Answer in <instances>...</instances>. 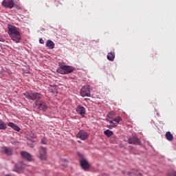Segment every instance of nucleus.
I'll list each match as a JSON object with an SVG mask.
<instances>
[{"label":"nucleus","instance_id":"obj_1","mask_svg":"<svg viewBox=\"0 0 176 176\" xmlns=\"http://www.w3.org/2000/svg\"><path fill=\"white\" fill-rule=\"evenodd\" d=\"M24 96L25 98H27V99L28 100H36V102H35V106L36 107H38V109L40 111H46L48 109V106L46 102H45V101H43V100H41L42 98V95L41 94V93H38V92H25L24 93ZM41 100L40 101L38 100Z\"/></svg>","mask_w":176,"mask_h":176},{"label":"nucleus","instance_id":"obj_2","mask_svg":"<svg viewBox=\"0 0 176 176\" xmlns=\"http://www.w3.org/2000/svg\"><path fill=\"white\" fill-rule=\"evenodd\" d=\"M8 34L10 35V38L15 43H20V40H21V35L18 28L16 26H13V25H8Z\"/></svg>","mask_w":176,"mask_h":176},{"label":"nucleus","instance_id":"obj_3","mask_svg":"<svg viewBox=\"0 0 176 176\" xmlns=\"http://www.w3.org/2000/svg\"><path fill=\"white\" fill-rule=\"evenodd\" d=\"M80 96L82 97H91L90 86H83L80 89Z\"/></svg>","mask_w":176,"mask_h":176},{"label":"nucleus","instance_id":"obj_4","mask_svg":"<svg viewBox=\"0 0 176 176\" xmlns=\"http://www.w3.org/2000/svg\"><path fill=\"white\" fill-rule=\"evenodd\" d=\"M1 6L8 9H13L15 7V3L14 0H3L1 2Z\"/></svg>","mask_w":176,"mask_h":176},{"label":"nucleus","instance_id":"obj_5","mask_svg":"<svg viewBox=\"0 0 176 176\" xmlns=\"http://www.w3.org/2000/svg\"><path fill=\"white\" fill-rule=\"evenodd\" d=\"M76 137L78 138H80V140H87L88 137H89V133H88V132H86L84 130H80L77 133Z\"/></svg>","mask_w":176,"mask_h":176},{"label":"nucleus","instance_id":"obj_6","mask_svg":"<svg viewBox=\"0 0 176 176\" xmlns=\"http://www.w3.org/2000/svg\"><path fill=\"white\" fill-rule=\"evenodd\" d=\"M76 111L78 113V114L80 115L82 118H85V116L86 114V108L85 107L79 105L76 107Z\"/></svg>","mask_w":176,"mask_h":176},{"label":"nucleus","instance_id":"obj_7","mask_svg":"<svg viewBox=\"0 0 176 176\" xmlns=\"http://www.w3.org/2000/svg\"><path fill=\"white\" fill-rule=\"evenodd\" d=\"M47 157V150L45 147H41L39 151V159L41 160H45Z\"/></svg>","mask_w":176,"mask_h":176},{"label":"nucleus","instance_id":"obj_8","mask_svg":"<svg viewBox=\"0 0 176 176\" xmlns=\"http://www.w3.org/2000/svg\"><path fill=\"white\" fill-rule=\"evenodd\" d=\"M80 164L84 170H87L90 168V164L85 159H82L81 160H80Z\"/></svg>","mask_w":176,"mask_h":176},{"label":"nucleus","instance_id":"obj_9","mask_svg":"<svg viewBox=\"0 0 176 176\" xmlns=\"http://www.w3.org/2000/svg\"><path fill=\"white\" fill-rule=\"evenodd\" d=\"M129 144H134L135 145H141V142L138 137H131L128 139Z\"/></svg>","mask_w":176,"mask_h":176},{"label":"nucleus","instance_id":"obj_10","mask_svg":"<svg viewBox=\"0 0 176 176\" xmlns=\"http://www.w3.org/2000/svg\"><path fill=\"white\" fill-rule=\"evenodd\" d=\"M1 153H4L6 155H12L13 151L10 147L3 146L1 148Z\"/></svg>","mask_w":176,"mask_h":176},{"label":"nucleus","instance_id":"obj_11","mask_svg":"<svg viewBox=\"0 0 176 176\" xmlns=\"http://www.w3.org/2000/svg\"><path fill=\"white\" fill-rule=\"evenodd\" d=\"M21 155L24 159H26V160H28V162L32 161V155H31V154H30V153H28V152L22 151V152H21Z\"/></svg>","mask_w":176,"mask_h":176},{"label":"nucleus","instance_id":"obj_12","mask_svg":"<svg viewBox=\"0 0 176 176\" xmlns=\"http://www.w3.org/2000/svg\"><path fill=\"white\" fill-rule=\"evenodd\" d=\"M65 75H67L68 74H71L74 70V67H70L69 65H65Z\"/></svg>","mask_w":176,"mask_h":176},{"label":"nucleus","instance_id":"obj_13","mask_svg":"<svg viewBox=\"0 0 176 176\" xmlns=\"http://www.w3.org/2000/svg\"><path fill=\"white\" fill-rule=\"evenodd\" d=\"M8 126H11V128L14 129V130H16V131H20L21 129L17 124H14V123H12V122H10L8 123Z\"/></svg>","mask_w":176,"mask_h":176},{"label":"nucleus","instance_id":"obj_14","mask_svg":"<svg viewBox=\"0 0 176 176\" xmlns=\"http://www.w3.org/2000/svg\"><path fill=\"white\" fill-rule=\"evenodd\" d=\"M165 137H166V139L169 142H172V140H173L174 139L173 135H172L171 132L170 131L166 132Z\"/></svg>","mask_w":176,"mask_h":176},{"label":"nucleus","instance_id":"obj_15","mask_svg":"<svg viewBox=\"0 0 176 176\" xmlns=\"http://www.w3.org/2000/svg\"><path fill=\"white\" fill-rule=\"evenodd\" d=\"M54 42L52 41V40H47L46 43V47H48L50 50H54Z\"/></svg>","mask_w":176,"mask_h":176},{"label":"nucleus","instance_id":"obj_16","mask_svg":"<svg viewBox=\"0 0 176 176\" xmlns=\"http://www.w3.org/2000/svg\"><path fill=\"white\" fill-rule=\"evenodd\" d=\"M115 57H116V54L114 52H111L108 53L107 59L109 60H113Z\"/></svg>","mask_w":176,"mask_h":176},{"label":"nucleus","instance_id":"obj_17","mask_svg":"<svg viewBox=\"0 0 176 176\" xmlns=\"http://www.w3.org/2000/svg\"><path fill=\"white\" fill-rule=\"evenodd\" d=\"M122 118L120 116H117L116 118H113V121L116 122V123H114V128L119 124V122L122 121Z\"/></svg>","mask_w":176,"mask_h":176},{"label":"nucleus","instance_id":"obj_18","mask_svg":"<svg viewBox=\"0 0 176 176\" xmlns=\"http://www.w3.org/2000/svg\"><path fill=\"white\" fill-rule=\"evenodd\" d=\"M56 72L58 74H61V75H65V65L60 67L59 69H57Z\"/></svg>","mask_w":176,"mask_h":176},{"label":"nucleus","instance_id":"obj_19","mask_svg":"<svg viewBox=\"0 0 176 176\" xmlns=\"http://www.w3.org/2000/svg\"><path fill=\"white\" fill-rule=\"evenodd\" d=\"M7 129V124L5 122L0 120V129L1 130H6Z\"/></svg>","mask_w":176,"mask_h":176},{"label":"nucleus","instance_id":"obj_20","mask_svg":"<svg viewBox=\"0 0 176 176\" xmlns=\"http://www.w3.org/2000/svg\"><path fill=\"white\" fill-rule=\"evenodd\" d=\"M104 133L107 135V137H111V135H113V132L111 131V130H105V131H104Z\"/></svg>","mask_w":176,"mask_h":176},{"label":"nucleus","instance_id":"obj_21","mask_svg":"<svg viewBox=\"0 0 176 176\" xmlns=\"http://www.w3.org/2000/svg\"><path fill=\"white\" fill-rule=\"evenodd\" d=\"M114 116H116V113L115 111H110L108 115H107V117L109 118H113Z\"/></svg>","mask_w":176,"mask_h":176},{"label":"nucleus","instance_id":"obj_22","mask_svg":"<svg viewBox=\"0 0 176 176\" xmlns=\"http://www.w3.org/2000/svg\"><path fill=\"white\" fill-rule=\"evenodd\" d=\"M110 124H107V128L109 129H113L115 128L114 121L113 120L112 121H109Z\"/></svg>","mask_w":176,"mask_h":176},{"label":"nucleus","instance_id":"obj_23","mask_svg":"<svg viewBox=\"0 0 176 176\" xmlns=\"http://www.w3.org/2000/svg\"><path fill=\"white\" fill-rule=\"evenodd\" d=\"M41 143L44 144H47V139H46L45 138H42L41 139Z\"/></svg>","mask_w":176,"mask_h":176},{"label":"nucleus","instance_id":"obj_24","mask_svg":"<svg viewBox=\"0 0 176 176\" xmlns=\"http://www.w3.org/2000/svg\"><path fill=\"white\" fill-rule=\"evenodd\" d=\"M14 6L17 10H21V6H18V4H15Z\"/></svg>","mask_w":176,"mask_h":176},{"label":"nucleus","instance_id":"obj_25","mask_svg":"<svg viewBox=\"0 0 176 176\" xmlns=\"http://www.w3.org/2000/svg\"><path fill=\"white\" fill-rule=\"evenodd\" d=\"M39 43H44L45 41H44L43 38H40V39H39Z\"/></svg>","mask_w":176,"mask_h":176},{"label":"nucleus","instance_id":"obj_26","mask_svg":"<svg viewBox=\"0 0 176 176\" xmlns=\"http://www.w3.org/2000/svg\"><path fill=\"white\" fill-rule=\"evenodd\" d=\"M132 176H143L142 174L140 173H138V175H134V174H132L131 175Z\"/></svg>","mask_w":176,"mask_h":176},{"label":"nucleus","instance_id":"obj_27","mask_svg":"<svg viewBox=\"0 0 176 176\" xmlns=\"http://www.w3.org/2000/svg\"><path fill=\"white\" fill-rule=\"evenodd\" d=\"M78 157H82V154H81L80 153H78Z\"/></svg>","mask_w":176,"mask_h":176},{"label":"nucleus","instance_id":"obj_28","mask_svg":"<svg viewBox=\"0 0 176 176\" xmlns=\"http://www.w3.org/2000/svg\"><path fill=\"white\" fill-rule=\"evenodd\" d=\"M0 41H1V42L4 41V38H2V36H0Z\"/></svg>","mask_w":176,"mask_h":176},{"label":"nucleus","instance_id":"obj_29","mask_svg":"<svg viewBox=\"0 0 176 176\" xmlns=\"http://www.w3.org/2000/svg\"><path fill=\"white\" fill-rule=\"evenodd\" d=\"M6 176H10V175H6Z\"/></svg>","mask_w":176,"mask_h":176},{"label":"nucleus","instance_id":"obj_30","mask_svg":"<svg viewBox=\"0 0 176 176\" xmlns=\"http://www.w3.org/2000/svg\"><path fill=\"white\" fill-rule=\"evenodd\" d=\"M128 174H131V173L129 172Z\"/></svg>","mask_w":176,"mask_h":176},{"label":"nucleus","instance_id":"obj_31","mask_svg":"<svg viewBox=\"0 0 176 176\" xmlns=\"http://www.w3.org/2000/svg\"><path fill=\"white\" fill-rule=\"evenodd\" d=\"M174 176H176V175H175Z\"/></svg>","mask_w":176,"mask_h":176}]
</instances>
